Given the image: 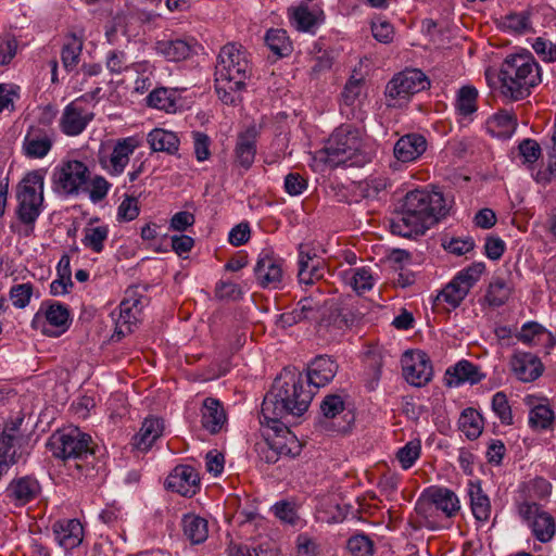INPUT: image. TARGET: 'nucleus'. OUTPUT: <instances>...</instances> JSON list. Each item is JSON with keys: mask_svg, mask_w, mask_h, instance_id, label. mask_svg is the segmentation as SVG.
<instances>
[{"mask_svg": "<svg viewBox=\"0 0 556 556\" xmlns=\"http://www.w3.org/2000/svg\"><path fill=\"white\" fill-rule=\"evenodd\" d=\"M451 208V201L439 190L409 191L401 211L390 220L393 235L403 238L424 235L427 229L444 218Z\"/></svg>", "mask_w": 556, "mask_h": 556, "instance_id": "nucleus-1", "label": "nucleus"}, {"mask_svg": "<svg viewBox=\"0 0 556 556\" xmlns=\"http://www.w3.org/2000/svg\"><path fill=\"white\" fill-rule=\"evenodd\" d=\"M313 396L314 392L305 388L302 374L277 378L263 400L261 417L277 425L289 415L301 416L307 410Z\"/></svg>", "mask_w": 556, "mask_h": 556, "instance_id": "nucleus-2", "label": "nucleus"}, {"mask_svg": "<svg viewBox=\"0 0 556 556\" xmlns=\"http://www.w3.org/2000/svg\"><path fill=\"white\" fill-rule=\"evenodd\" d=\"M500 80L504 97L522 100L541 83L540 66L530 53L508 55L502 63Z\"/></svg>", "mask_w": 556, "mask_h": 556, "instance_id": "nucleus-3", "label": "nucleus"}, {"mask_svg": "<svg viewBox=\"0 0 556 556\" xmlns=\"http://www.w3.org/2000/svg\"><path fill=\"white\" fill-rule=\"evenodd\" d=\"M321 153L325 163L332 167L339 165L363 166L370 162L371 151L364 142L359 129L352 125H341L326 141Z\"/></svg>", "mask_w": 556, "mask_h": 556, "instance_id": "nucleus-4", "label": "nucleus"}, {"mask_svg": "<svg viewBox=\"0 0 556 556\" xmlns=\"http://www.w3.org/2000/svg\"><path fill=\"white\" fill-rule=\"evenodd\" d=\"M45 176L41 170L27 173L16 187L17 216L26 225H33L41 213Z\"/></svg>", "mask_w": 556, "mask_h": 556, "instance_id": "nucleus-5", "label": "nucleus"}, {"mask_svg": "<svg viewBox=\"0 0 556 556\" xmlns=\"http://www.w3.org/2000/svg\"><path fill=\"white\" fill-rule=\"evenodd\" d=\"M251 71L249 53L241 45L227 43L220 49L215 66V77H219V80L245 84Z\"/></svg>", "mask_w": 556, "mask_h": 556, "instance_id": "nucleus-6", "label": "nucleus"}, {"mask_svg": "<svg viewBox=\"0 0 556 556\" xmlns=\"http://www.w3.org/2000/svg\"><path fill=\"white\" fill-rule=\"evenodd\" d=\"M91 438L76 427H68L55 431L49 439L47 446L56 458L84 459L92 454L89 446Z\"/></svg>", "mask_w": 556, "mask_h": 556, "instance_id": "nucleus-7", "label": "nucleus"}, {"mask_svg": "<svg viewBox=\"0 0 556 556\" xmlns=\"http://www.w3.org/2000/svg\"><path fill=\"white\" fill-rule=\"evenodd\" d=\"M429 87L427 76L417 68L396 74L386 87L388 106H402L412 96Z\"/></svg>", "mask_w": 556, "mask_h": 556, "instance_id": "nucleus-8", "label": "nucleus"}, {"mask_svg": "<svg viewBox=\"0 0 556 556\" xmlns=\"http://www.w3.org/2000/svg\"><path fill=\"white\" fill-rule=\"evenodd\" d=\"M70 325L68 308L55 301H43L31 320L33 329L52 338L60 337Z\"/></svg>", "mask_w": 556, "mask_h": 556, "instance_id": "nucleus-9", "label": "nucleus"}, {"mask_svg": "<svg viewBox=\"0 0 556 556\" xmlns=\"http://www.w3.org/2000/svg\"><path fill=\"white\" fill-rule=\"evenodd\" d=\"M90 172L80 161H67L56 167L52 174V184L55 192L62 195H77L86 186Z\"/></svg>", "mask_w": 556, "mask_h": 556, "instance_id": "nucleus-10", "label": "nucleus"}, {"mask_svg": "<svg viewBox=\"0 0 556 556\" xmlns=\"http://www.w3.org/2000/svg\"><path fill=\"white\" fill-rule=\"evenodd\" d=\"M518 511L538 541L546 543L553 539L556 532V523L548 511L544 510L539 504L530 502L521 503Z\"/></svg>", "mask_w": 556, "mask_h": 556, "instance_id": "nucleus-11", "label": "nucleus"}, {"mask_svg": "<svg viewBox=\"0 0 556 556\" xmlns=\"http://www.w3.org/2000/svg\"><path fill=\"white\" fill-rule=\"evenodd\" d=\"M142 307V296L137 294L136 289H128L126 298L119 304L118 311H114L111 314L115 321L112 339L121 340L132 331V326L140 319Z\"/></svg>", "mask_w": 556, "mask_h": 556, "instance_id": "nucleus-12", "label": "nucleus"}, {"mask_svg": "<svg viewBox=\"0 0 556 556\" xmlns=\"http://www.w3.org/2000/svg\"><path fill=\"white\" fill-rule=\"evenodd\" d=\"M344 402L340 395L328 394L320 403L318 426L324 431L346 432L353 420L350 413L344 414Z\"/></svg>", "mask_w": 556, "mask_h": 556, "instance_id": "nucleus-13", "label": "nucleus"}, {"mask_svg": "<svg viewBox=\"0 0 556 556\" xmlns=\"http://www.w3.org/2000/svg\"><path fill=\"white\" fill-rule=\"evenodd\" d=\"M283 261L273 252L263 250L254 266L257 283L265 289H281L283 287Z\"/></svg>", "mask_w": 556, "mask_h": 556, "instance_id": "nucleus-14", "label": "nucleus"}, {"mask_svg": "<svg viewBox=\"0 0 556 556\" xmlns=\"http://www.w3.org/2000/svg\"><path fill=\"white\" fill-rule=\"evenodd\" d=\"M405 380L414 387H424L431 381L433 369L428 355L422 351H406L401 358Z\"/></svg>", "mask_w": 556, "mask_h": 556, "instance_id": "nucleus-15", "label": "nucleus"}, {"mask_svg": "<svg viewBox=\"0 0 556 556\" xmlns=\"http://www.w3.org/2000/svg\"><path fill=\"white\" fill-rule=\"evenodd\" d=\"M260 422L262 426H267L274 433L270 434L271 446L276 448L280 457L294 458L300 455L302 451V444L299 439L292 433L282 422L278 420L277 425L269 420H264L261 417Z\"/></svg>", "mask_w": 556, "mask_h": 556, "instance_id": "nucleus-16", "label": "nucleus"}, {"mask_svg": "<svg viewBox=\"0 0 556 556\" xmlns=\"http://www.w3.org/2000/svg\"><path fill=\"white\" fill-rule=\"evenodd\" d=\"M199 475L192 466L179 465L168 475L165 485L182 496L191 497L199 490Z\"/></svg>", "mask_w": 556, "mask_h": 556, "instance_id": "nucleus-17", "label": "nucleus"}, {"mask_svg": "<svg viewBox=\"0 0 556 556\" xmlns=\"http://www.w3.org/2000/svg\"><path fill=\"white\" fill-rule=\"evenodd\" d=\"M39 482L29 476L13 479L4 491L5 498L16 507L34 501L40 493Z\"/></svg>", "mask_w": 556, "mask_h": 556, "instance_id": "nucleus-18", "label": "nucleus"}, {"mask_svg": "<svg viewBox=\"0 0 556 556\" xmlns=\"http://www.w3.org/2000/svg\"><path fill=\"white\" fill-rule=\"evenodd\" d=\"M428 141L425 136L410 132L397 139L393 147V155L402 163H414L427 151Z\"/></svg>", "mask_w": 556, "mask_h": 556, "instance_id": "nucleus-19", "label": "nucleus"}, {"mask_svg": "<svg viewBox=\"0 0 556 556\" xmlns=\"http://www.w3.org/2000/svg\"><path fill=\"white\" fill-rule=\"evenodd\" d=\"M339 365L327 355L316 356L307 366L304 377L308 387L321 388L327 386L338 372Z\"/></svg>", "mask_w": 556, "mask_h": 556, "instance_id": "nucleus-20", "label": "nucleus"}, {"mask_svg": "<svg viewBox=\"0 0 556 556\" xmlns=\"http://www.w3.org/2000/svg\"><path fill=\"white\" fill-rule=\"evenodd\" d=\"M52 144V130L31 126L24 138L23 151L27 157L42 159L49 153Z\"/></svg>", "mask_w": 556, "mask_h": 556, "instance_id": "nucleus-21", "label": "nucleus"}, {"mask_svg": "<svg viewBox=\"0 0 556 556\" xmlns=\"http://www.w3.org/2000/svg\"><path fill=\"white\" fill-rule=\"evenodd\" d=\"M92 118L93 113L80 108L76 100L64 108L60 118V128L67 136H77L86 129Z\"/></svg>", "mask_w": 556, "mask_h": 556, "instance_id": "nucleus-22", "label": "nucleus"}, {"mask_svg": "<svg viewBox=\"0 0 556 556\" xmlns=\"http://www.w3.org/2000/svg\"><path fill=\"white\" fill-rule=\"evenodd\" d=\"M55 541L64 549L70 551L79 546L84 539V528L78 519H64L53 523Z\"/></svg>", "mask_w": 556, "mask_h": 556, "instance_id": "nucleus-23", "label": "nucleus"}, {"mask_svg": "<svg viewBox=\"0 0 556 556\" xmlns=\"http://www.w3.org/2000/svg\"><path fill=\"white\" fill-rule=\"evenodd\" d=\"M510 367L515 376L523 382L534 381L543 371L541 361L527 352H515L510 359Z\"/></svg>", "mask_w": 556, "mask_h": 556, "instance_id": "nucleus-24", "label": "nucleus"}, {"mask_svg": "<svg viewBox=\"0 0 556 556\" xmlns=\"http://www.w3.org/2000/svg\"><path fill=\"white\" fill-rule=\"evenodd\" d=\"M194 39L160 40L156 42V52L169 62H180L195 53Z\"/></svg>", "mask_w": 556, "mask_h": 556, "instance_id": "nucleus-25", "label": "nucleus"}, {"mask_svg": "<svg viewBox=\"0 0 556 556\" xmlns=\"http://www.w3.org/2000/svg\"><path fill=\"white\" fill-rule=\"evenodd\" d=\"M257 131L255 127H249L240 132L235 148V161L244 169H249L256 154Z\"/></svg>", "mask_w": 556, "mask_h": 556, "instance_id": "nucleus-26", "label": "nucleus"}, {"mask_svg": "<svg viewBox=\"0 0 556 556\" xmlns=\"http://www.w3.org/2000/svg\"><path fill=\"white\" fill-rule=\"evenodd\" d=\"M201 422L211 434L222 431L227 422V416L222 403L213 397L203 401L201 408Z\"/></svg>", "mask_w": 556, "mask_h": 556, "instance_id": "nucleus-27", "label": "nucleus"}, {"mask_svg": "<svg viewBox=\"0 0 556 556\" xmlns=\"http://www.w3.org/2000/svg\"><path fill=\"white\" fill-rule=\"evenodd\" d=\"M425 497L435 509L441 510L447 518L454 517L460 509L457 495L447 488H431L425 493Z\"/></svg>", "mask_w": 556, "mask_h": 556, "instance_id": "nucleus-28", "label": "nucleus"}, {"mask_svg": "<svg viewBox=\"0 0 556 556\" xmlns=\"http://www.w3.org/2000/svg\"><path fill=\"white\" fill-rule=\"evenodd\" d=\"M445 376L446 384L450 387H458L465 382L475 384L485 377L484 374L480 371L479 366L468 361H460L454 366L448 367Z\"/></svg>", "mask_w": 556, "mask_h": 556, "instance_id": "nucleus-29", "label": "nucleus"}, {"mask_svg": "<svg viewBox=\"0 0 556 556\" xmlns=\"http://www.w3.org/2000/svg\"><path fill=\"white\" fill-rule=\"evenodd\" d=\"M139 142L135 137H127L116 141L110 155V173L119 175L129 163L130 155L138 148Z\"/></svg>", "mask_w": 556, "mask_h": 556, "instance_id": "nucleus-30", "label": "nucleus"}, {"mask_svg": "<svg viewBox=\"0 0 556 556\" xmlns=\"http://www.w3.org/2000/svg\"><path fill=\"white\" fill-rule=\"evenodd\" d=\"M164 422L160 418H146L139 432L132 439V445L141 451H148L152 444L162 435Z\"/></svg>", "mask_w": 556, "mask_h": 556, "instance_id": "nucleus-31", "label": "nucleus"}, {"mask_svg": "<svg viewBox=\"0 0 556 556\" xmlns=\"http://www.w3.org/2000/svg\"><path fill=\"white\" fill-rule=\"evenodd\" d=\"M291 24L301 31H312L324 21L321 10H309L307 5L301 4L289 10Z\"/></svg>", "mask_w": 556, "mask_h": 556, "instance_id": "nucleus-32", "label": "nucleus"}, {"mask_svg": "<svg viewBox=\"0 0 556 556\" xmlns=\"http://www.w3.org/2000/svg\"><path fill=\"white\" fill-rule=\"evenodd\" d=\"M468 495L472 515L479 521H486L491 514V503L488 495L482 491L479 482L468 483Z\"/></svg>", "mask_w": 556, "mask_h": 556, "instance_id": "nucleus-33", "label": "nucleus"}, {"mask_svg": "<svg viewBox=\"0 0 556 556\" xmlns=\"http://www.w3.org/2000/svg\"><path fill=\"white\" fill-rule=\"evenodd\" d=\"M148 143L155 152L175 154L179 149V139L173 131L154 128L148 135Z\"/></svg>", "mask_w": 556, "mask_h": 556, "instance_id": "nucleus-34", "label": "nucleus"}, {"mask_svg": "<svg viewBox=\"0 0 556 556\" xmlns=\"http://www.w3.org/2000/svg\"><path fill=\"white\" fill-rule=\"evenodd\" d=\"M317 309L318 305L313 299L304 298L298 302L296 307L291 312L282 313L279 317V321L282 327H291L298 323L309 319Z\"/></svg>", "mask_w": 556, "mask_h": 556, "instance_id": "nucleus-35", "label": "nucleus"}, {"mask_svg": "<svg viewBox=\"0 0 556 556\" xmlns=\"http://www.w3.org/2000/svg\"><path fill=\"white\" fill-rule=\"evenodd\" d=\"M181 525L185 536L192 544L203 543L207 539L208 525L206 519L197 515L188 514L184 516Z\"/></svg>", "mask_w": 556, "mask_h": 556, "instance_id": "nucleus-36", "label": "nucleus"}, {"mask_svg": "<svg viewBox=\"0 0 556 556\" xmlns=\"http://www.w3.org/2000/svg\"><path fill=\"white\" fill-rule=\"evenodd\" d=\"M517 122L513 113L501 111L486 122L488 130L496 137H510L516 130Z\"/></svg>", "mask_w": 556, "mask_h": 556, "instance_id": "nucleus-37", "label": "nucleus"}, {"mask_svg": "<svg viewBox=\"0 0 556 556\" xmlns=\"http://www.w3.org/2000/svg\"><path fill=\"white\" fill-rule=\"evenodd\" d=\"M513 288L507 282V280L501 276H495L492 278L486 294L485 300L489 303V305L493 307H498L504 305L510 294H511Z\"/></svg>", "mask_w": 556, "mask_h": 556, "instance_id": "nucleus-38", "label": "nucleus"}, {"mask_svg": "<svg viewBox=\"0 0 556 556\" xmlns=\"http://www.w3.org/2000/svg\"><path fill=\"white\" fill-rule=\"evenodd\" d=\"M177 93L174 89L165 87L154 88L147 98L148 105L165 112H175L177 109Z\"/></svg>", "mask_w": 556, "mask_h": 556, "instance_id": "nucleus-39", "label": "nucleus"}, {"mask_svg": "<svg viewBox=\"0 0 556 556\" xmlns=\"http://www.w3.org/2000/svg\"><path fill=\"white\" fill-rule=\"evenodd\" d=\"M83 51V40L76 35H71L61 51V60L66 71H73L79 63Z\"/></svg>", "mask_w": 556, "mask_h": 556, "instance_id": "nucleus-40", "label": "nucleus"}, {"mask_svg": "<svg viewBox=\"0 0 556 556\" xmlns=\"http://www.w3.org/2000/svg\"><path fill=\"white\" fill-rule=\"evenodd\" d=\"M459 428L465 435L470 439H477L482 432V417L473 408L465 409L459 417Z\"/></svg>", "mask_w": 556, "mask_h": 556, "instance_id": "nucleus-41", "label": "nucleus"}, {"mask_svg": "<svg viewBox=\"0 0 556 556\" xmlns=\"http://www.w3.org/2000/svg\"><path fill=\"white\" fill-rule=\"evenodd\" d=\"M108 226L87 227L84 229L81 243L92 252L101 253L104 249V242L108 240Z\"/></svg>", "mask_w": 556, "mask_h": 556, "instance_id": "nucleus-42", "label": "nucleus"}, {"mask_svg": "<svg viewBox=\"0 0 556 556\" xmlns=\"http://www.w3.org/2000/svg\"><path fill=\"white\" fill-rule=\"evenodd\" d=\"M267 47L278 56L288 55L291 50V42L285 29H269L265 36Z\"/></svg>", "mask_w": 556, "mask_h": 556, "instance_id": "nucleus-43", "label": "nucleus"}, {"mask_svg": "<svg viewBox=\"0 0 556 556\" xmlns=\"http://www.w3.org/2000/svg\"><path fill=\"white\" fill-rule=\"evenodd\" d=\"M555 415L547 403L533 405L529 414V424L535 429H548L552 427Z\"/></svg>", "mask_w": 556, "mask_h": 556, "instance_id": "nucleus-44", "label": "nucleus"}, {"mask_svg": "<svg viewBox=\"0 0 556 556\" xmlns=\"http://www.w3.org/2000/svg\"><path fill=\"white\" fill-rule=\"evenodd\" d=\"M469 290L467 286L464 287L463 283L455 277L446 287L440 292L438 299L446 302L451 307L456 308L463 302V300L468 294Z\"/></svg>", "mask_w": 556, "mask_h": 556, "instance_id": "nucleus-45", "label": "nucleus"}, {"mask_svg": "<svg viewBox=\"0 0 556 556\" xmlns=\"http://www.w3.org/2000/svg\"><path fill=\"white\" fill-rule=\"evenodd\" d=\"M351 287L357 292L363 293L370 290L374 286V278L369 269L365 267L353 268L345 274Z\"/></svg>", "mask_w": 556, "mask_h": 556, "instance_id": "nucleus-46", "label": "nucleus"}, {"mask_svg": "<svg viewBox=\"0 0 556 556\" xmlns=\"http://www.w3.org/2000/svg\"><path fill=\"white\" fill-rule=\"evenodd\" d=\"M546 330L536 321L526 323L517 334L518 340L526 344H536L543 342L546 345Z\"/></svg>", "mask_w": 556, "mask_h": 556, "instance_id": "nucleus-47", "label": "nucleus"}, {"mask_svg": "<svg viewBox=\"0 0 556 556\" xmlns=\"http://www.w3.org/2000/svg\"><path fill=\"white\" fill-rule=\"evenodd\" d=\"M478 91L476 88L470 86H464L459 89L456 108L459 114L466 116L473 113L477 110L476 101Z\"/></svg>", "mask_w": 556, "mask_h": 556, "instance_id": "nucleus-48", "label": "nucleus"}, {"mask_svg": "<svg viewBox=\"0 0 556 556\" xmlns=\"http://www.w3.org/2000/svg\"><path fill=\"white\" fill-rule=\"evenodd\" d=\"M245 84H236V80H219V77H215V89L219 99L225 104H233L238 99V91H240Z\"/></svg>", "mask_w": 556, "mask_h": 556, "instance_id": "nucleus-49", "label": "nucleus"}, {"mask_svg": "<svg viewBox=\"0 0 556 556\" xmlns=\"http://www.w3.org/2000/svg\"><path fill=\"white\" fill-rule=\"evenodd\" d=\"M421 443L419 440H412L397 451L396 457L403 469L410 468L419 458Z\"/></svg>", "mask_w": 556, "mask_h": 556, "instance_id": "nucleus-50", "label": "nucleus"}, {"mask_svg": "<svg viewBox=\"0 0 556 556\" xmlns=\"http://www.w3.org/2000/svg\"><path fill=\"white\" fill-rule=\"evenodd\" d=\"M492 410L504 425L513 424V413L504 392H496L492 397Z\"/></svg>", "mask_w": 556, "mask_h": 556, "instance_id": "nucleus-51", "label": "nucleus"}, {"mask_svg": "<svg viewBox=\"0 0 556 556\" xmlns=\"http://www.w3.org/2000/svg\"><path fill=\"white\" fill-rule=\"evenodd\" d=\"M390 186V180L384 176L370 177L361 184L364 198L372 199Z\"/></svg>", "mask_w": 556, "mask_h": 556, "instance_id": "nucleus-52", "label": "nucleus"}, {"mask_svg": "<svg viewBox=\"0 0 556 556\" xmlns=\"http://www.w3.org/2000/svg\"><path fill=\"white\" fill-rule=\"evenodd\" d=\"M485 270V265L482 262L473 263L467 268L460 270L456 278L463 283L464 287L470 290L476 282L480 279L481 275Z\"/></svg>", "mask_w": 556, "mask_h": 556, "instance_id": "nucleus-53", "label": "nucleus"}, {"mask_svg": "<svg viewBox=\"0 0 556 556\" xmlns=\"http://www.w3.org/2000/svg\"><path fill=\"white\" fill-rule=\"evenodd\" d=\"M132 67L136 72L142 73V76L138 77L135 81V90L143 93L153 86L152 79V66L149 62L134 63Z\"/></svg>", "mask_w": 556, "mask_h": 556, "instance_id": "nucleus-54", "label": "nucleus"}, {"mask_svg": "<svg viewBox=\"0 0 556 556\" xmlns=\"http://www.w3.org/2000/svg\"><path fill=\"white\" fill-rule=\"evenodd\" d=\"M34 287L31 283L15 285L10 290V299L17 308H24L28 305L33 295Z\"/></svg>", "mask_w": 556, "mask_h": 556, "instance_id": "nucleus-55", "label": "nucleus"}, {"mask_svg": "<svg viewBox=\"0 0 556 556\" xmlns=\"http://www.w3.org/2000/svg\"><path fill=\"white\" fill-rule=\"evenodd\" d=\"M363 91V79L351 77L342 91V101L344 105L352 106L359 99Z\"/></svg>", "mask_w": 556, "mask_h": 556, "instance_id": "nucleus-56", "label": "nucleus"}, {"mask_svg": "<svg viewBox=\"0 0 556 556\" xmlns=\"http://www.w3.org/2000/svg\"><path fill=\"white\" fill-rule=\"evenodd\" d=\"M193 138V148H194V154L199 162H204L208 160L211 155L210 146H211V139L210 137L201 131H193L192 132Z\"/></svg>", "mask_w": 556, "mask_h": 556, "instance_id": "nucleus-57", "label": "nucleus"}, {"mask_svg": "<svg viewBox=\"0 0 556 556\" xmlns=\"http://www.w3.org/2000/svg\"><path fill=\"white\" fill-rule=\"evenodd\" d=\"M346 546L355 556H365L372 553V543L369 538L364 534H356L350 538Z\"/></svg>", "mask_w": 556, "mask_h": 556, "instance_id": "nucleus-58", "label": "nucleus"}, {"mask_svg": "<svg viewBox=\"0 0 556 556\" xmlns=\"http://www.w3.org/2000/svg\"><path fill=\"white\" fill-rule=\"evenodd\" d=\"M139 215L138 200L126 195L117 208V218L124 222L134 220Z\"/></svg>", "mask_w": 556, "mask_h": 556, "instance_id": "nucleus-59", "label": "nucleus"}, {"mask_svg": "<svg viewBox=\"0 0 556 556\" xmlns=\"http://www.w3.org/2000/svg\"><path fill=\"white\" fill-rule=\"evenodd\" d=\"M255 450L260 459L266 464H275L280 459L276 448L271 446L270 434H267L264 441L256 443Z\"/></svg>", "mask_w": 556, "mask_h": 556, "instance_id": "nucleus-60", "label": "nucleus"}, {"mask_svg": "<svg viewBox=\"0 0 556 556\" xmlns=\"http://www.w3.org/2000/svg\"><path fill=\"white\" fill-rule=\"evenodd\" d=\"M106 67L112 74H121L128 68V59L124 51L113 50L108 54Z\"/></svg>", "mask_w": 556, "mask_h": 556, "instance_id": "nucleus-61", "label": "nucleus"}, {"mask_svg": "<svg viewBox=\"0 0 556 556\" xmlns=\"http://www.w3.org/2000/svg\"><path fill=\"white\" fill-rule=\"evenodd\" d=\"M110 188L111 184L104 177L96 176L91 180V186L89 190V198L91 202L98 203L102 201L106 197Z\"/></svg>", "mask_w": 556, "mask_h": 556, "instance_id": "nucleus-62", "label": "nucleus"}, {"mask_svg": "<svg viewBox=\"0 0 556 556\" xmlns=\"http://www.w3.org/2000/svg\"><path fill=\"white\" fill-rule=\"evenodd\" d=\"M532 48L543 61H556V45H554L552 41L539 37L535 39Z\"/></svg>", "mask_w": 556, "mask_h": 556, "instance_id": "nucleus-63", "label": "nucleus"}, {"mask_svg": "<svg viewBox=\"0 0 556 556\" xmlns=\"http://www.w3.org/2000/svg\"><path fill=\"white\" fill-rule=\"evenodd\" d=\"M443 247L445 250L455 255H464L473 249L475 241L470 237H467L465 239L453 238L448 242H444Z\"/></svg>", "mask_w": 556, "mask_h": 556, "instance_id": "nucleus-64", "label": "nucleus"}]
</instances>
